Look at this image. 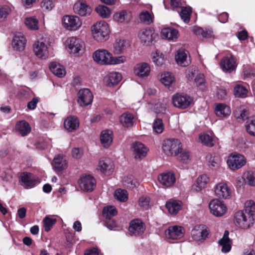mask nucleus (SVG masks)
<instances>
[{
    "label": "nucleus",
    "mask_w": 255,
    "mask_h": 255,
    "mask_svg": "<svg viewBox=\"0 0 255 255\" xmlns=\"http://www.w3.org/2000/svg\"><path fill=\"white\" fill-rule=\"evenodd\" d=\"M215 111L217 116L221 118L229 116L231 113L229 107L223 104L217 105Z\"/></svg>",
    "instance_id": "nucleus-40"
},
{
    "label": "nucleus",
    "mask_w": 255,
    "mask_h": 255,
    "mask_svg": "<svg viewBox=\"0 0 255 255\" xmlns=\"http://www.w3.org/2000/svg\"><path fill=\"white\" fill-rule=\"evenodd\" d=\"M243 178L245 183L250 186H255V173L251 171H247L244 173Z\"/></svg>",
    "instance_id": "nucleus-47"
},
{
    "label": "nucleus",
    "mask_w": 255,
    "mask_h": 255,
    "mask_svg": "<svg viewBox=\"0 0 255 255\" xmlns=\"http://www.w3.org/2000/svg\"><path fill=\"white\" fill-rule=\"evenodd\" d=\"M131 16L130 13L126 11H122L115 13L113 15L114 19L120 23L125 21L128 22L131 19Z\"/></svg>",
    "instance_id": "nucleus-41"
},
{
    "label": "nucleus",
    "mask_w": 255,
    "mask_h": 255,
    "mask_svg": "<svg viewBox=\"0 0 255 255\" xmlns=\"http://www.w3.org/2000/svg\"><path fill=\"white\" fill-rule=\"evenodd\" d=\"M82 22L81 19L76 15H67L62 18L63 27L69 31L78 30L82 26Z\"/></svg>",
    "instance_id": "nucleus-4"
},
{
    "label": "nucleus",
    "mask_w": 255,
    "mask_h": 255,
    "mask_svg": "<svg viewBox=\"0 0 255 255\" xmlns=\"http://www.w3.org/2000/svg\"><path fill=\"white\" fill-rule=\"evenodd\" d=\"M207 228L203 225L195 227L191 231V237L194 240L201 241L205 240L208 235Z\"/></svg>",
    "instance_id": "nucleus-19"
},
{
    "label": "nucleus",
    "mask_w": 255,
    "mask_h": 255,
    "mask_svg": "<svg viewBox=\"0 0 255 255\" xmlns=\"http://www.w3.org/2000/svg\"><path fill=\"white\" fill-rule=\"evenodd\" d=\"M41 6L44 10L50 11L54 7L51 0H43L41 3Z\"/></svg>",
    "instance_id": "nucleus-61"
},
{
    "label": "nucleus",
    "mask_w": 255,
    "mask_h": 255,
    "mask_svg": "<svg viewBox=\"0 0 255 255\" xmlns=\"http://www.w3.org/2000/svg\"><path fill=\"white\" fill-rule=\"evenodd\" d=\"M176 157L177 160L180 162L187 163L190 160V153L189 151L183 149L181 147L180 151L179 152V154Z\"/></svg>",
    "instance_id": "nucleus-45"
},
{
    "label": "nucleus",
    "mask_w": 255,
    "mask_h": 255,
    "mask_svg": "<svg viewBox=\"0 0 255 255\" xmlns=\"http://www.w3.org/2000/svg\"><path fill=\"white\" fill-rule=\"evenodd\" d=\"M120 122L125 128L132 127L134 124L133 115L128 112L124 113L120 117Z\"/></svg>",
    "instance_id": "nucleus-37"
},
{
    "label": "nucleus",
    "mask_w": 255,
    "mask_h": 255,
    "mask_svg": "<svg viewBox=\"0 0 255 255\" xmlns=\"http://www.w3.org/2000/svg\"><path fill=\"white\" fill-rule=\"evenodd\" d=\"M100 141L103 146L107 148L113 142V132L109 129L103 130L100 135Z\"/></svg>",
    "instance_id": "nucleus-33"
},
{
    "label": "nucleus",
    "mask_w": 255,
    "mask_h": 255,
    "mask_svg": "<svg viewBox=\"0 0 255 255\" xmlns=\"http://www.w3.org/2000/svg\"><path fill=\"white\" fill-rule=\"evenodd\" d=\"M93 95L88 89L79 90L78 93L77 102L81 107H86L91 105L93 102Z\"/></svg>",
    "instance_id": "nucleus-10"
},
{
    "label": "nucleus",
    "mask_w": 255,
    "mask_h": 255,
    "mask_svg": "<svg viewBox=\"0 0 255 255\" xmlns=\"http://www.w3.org/2000/svg\"><path fill=\"white\" fill-rule=\"evenodd\" d=\"M234 222L238 227L247 229L253 225L254 218L252 214H248L244 210L239 211L235 214Z\"/></svg>",
    "instance_id": "nucleus-2"
},
{
    "label": "nucleus",
    "mask_w": 255,
    "mask_h": 255,
    "mask_svg": "<svg viewBox=\"0 0 255 255\" xmlns=\"http://www.w3.org/2000/svg\"><path fill=\"white\" fill-rule=\"evenodd\" d=\"M50 71L58 77H63L66 74L64 67L59 64L55 62H51L49 64Z\"/></svg>",
    "instance_id": "nucleus-38"
},
{
    "label": "nucleus",
    "mask_w": 255,
    "mask_h": 255,
    "mask_svg": "<svg viewBox=\"0 0 255 255\" xmlns=\"http://www.w3.org/2000/svg\"><path fill=\"white\" fill-rule=\"evenodd\" d=\"M227 163L232 170H236L246 164V159L242 154L234 153L228 157Z\"/></svg>",
    "instance_id": "nucleus-6"
},
{
    "label": "nucleus",
    "mask_w": 255,
    "mask_h": 255,
    "mask_svg": "<svg viewBox=\"0 0 255 255\" xmlns=\"http://www.w3.org/2000/svg\"><path fill=\"white\" fill-rule=\"evenodd\" d=\"M199 139L203 144L208 146L211 147L214 145L212 137L208 134H201L199 136Z\"/></svg>",
    "instance_id": "nucleus-53"
},
{
    "label": "nucleus",
    "mask_w": 255,
    "mask_h": 255,
    "mask_svg": "<svg viewBox=\"0 0 255 255\" xmlns=\"http://www.w3.org/2000/svg\"><path fill=\"white\" fill-rule=\"evenodd\" d=\"M92 35L95 40L99 42H104L109 38L110 33L108 24L104 20L97 22L91 27Z\"/></svg>",
    "instance_id": "nucleus-1"
},
{
    "label": "nucleus",
    "mask_w": 255,
    "mask_h": 255,
    "mask_svg": "<svg viewBox=\"0 0 255 255\" xmlns=\"http://www.w3.org/2000/svg\"><path fill=\"white\" fill-rule=\"evenodd\" d=\"M145 230V225L141 220L134 219L130 221L128 228L130 235L139 236L144 233Z\"/></svg>",
    "instance_id": "nucleus-15"
},
{
    "label": "nucleus",
    "mask_w": 255,
    "mask_h": 255,
    "mask_svg": "<svg viewBox=\"0 0 255 255\" xmlns=\"http://www.w3.org/2000/svg\"><path fill=\"white\" fill-rule=\"evenodd\" d=\"M112 54L106 49H98L93 54V60L102 65H110Z\"/></svg>",
    "instance_id": "nucleus-8"
},
{
    "label": "nucleus",
    "mask_w": 255,
    "mask_h": 255,
    "mask_svg": "<svg viewBox=\"0 0 255 255\" xmlns=\"http://www.w3.org/2000/svg\"><path fill=\"white\" fill-rule=\"evenodd\" d=\"M15 130L22 136H25L30 132L31 127L28 123L22 120L16 123Z\"/></svg>",
    "instance_id": "nucleus-32"
},
{
    "label": "nucleus",
    "mask_w": 255,
    "mask_h": 255,
    "mask_svg": "<svg viewBox=\"0 0 255 255\" xmlns=\"http://www.w3.org/2000/svg\"><path fill=\"white\" fill-rule=\"evenodd\" d=\"M192 32L196 35H201L203 38H209L213 37V31L212 29H203L199 27H195L192 28Z\"/></svg>",
    "instance_id": "nucleus-39"
},
{
    "label": "nucleus",
    "mask_w": 255,
    "mask_h": 255,
    "mask_svg": "<svg viewBox=\"0 0 255 255\" xmlns=\"http://www.w3.org/2000/svg\"><path fill=\"white\" fill-rule=\"evenodd\" d=\"M220 66L223 71L231 72L237 66L235 58L233 56L224 57L220 62Z\"/></svg>",
    "instance_id": "nucleus-24"
},
{
    "label": "nucleus",
    "mask_w": 255,
    "mask_h": 255,
    "mask_svg": "<svg viewBox=\"0 0 255 255\" xmlns=\"http://www.w3.org/2000/svg\"><path fill=\"white\" fill-rule=\"evenodd\" d=\"M26 42V39L22 34L21 33L16 34L12 39V47L15 50L22 51L25 48Z\"/></svg>",
    "instance_id": "nucleus-28"
},
{
    "label": "nucleus",
    "mask_w": 255,
    "mask_h": 255,
    "mask_svg": "<svg viewBox=\"0 0 255 255\" xmlns=\"http://www.w3.org/2000/svg\"><path fill=\"white\" fill-rule=\"evenodd\" d=\"M115 197L121 202H126L128 199V194L125 190L118 189L115 192Z\"/></svg>",
    "instance_id": "nucleus-51"
},
{
    "label": "nucleus",
    "mask_w": 255,
    "mask_h": 255,
    "mask_svg": "<svg viewBox=\"0 0 255 255\" xmlns=\"http://www.w3.org/2000/svg\"><path fill=\"white\" fill-rule=\"evenodd\" d=\"M52 166L56 172H61L67 168V161L64 156L58 155L54 158Z\"/></svg>",
    "instance_id": "nucleus-25"
},
{
    "label": "nucleus",
    "mask_w": 255,
    "mask_h": 255,
    "mask_svg": "<svg viewBox=\"0 0 255 255\" xmlns=\"http://www.w3.org/2000/svg\"><path fill=\"white\" fill-rule=\"evenodd\" d=\"M247 131L251 135L255 136V117H253L246 125Z\"/></svg>",
    "instance_id": "nucleus-57"
},
{
    "label": "nucleus",
    "mask_w": 255,
    "mask_h": 255,
    "mask_svg": "<svg viewBox=\"0 0 255 255\" xmlns=\"http://www.w3.org/2000/svg\"><path fill=\"white\" fill-rule=\"evenodd\" d=\"M210 212L214 216L220 217L227 212L228 208L223 201L215 199L210 201L209 204Z\"/></svg>",
    "instance_id": "nucleus-5"
},
{
    "label": "nucleus",
    "mask_w": 255,
    "mask_h": 255,
    "mask_svg": "<svg viewBox=\"0 0 255 255\" xmlns=\"http://www.w3.org/2000/svg\"><path fill=\"white\" fill-rule=\"evenodd\" d=\"M130 149L134 159L137 161H140L145 158L148 152L146 147L138 141L132 143Z\"/></svg>",
    "instance_id": "nucleus-7"
},
{
    "label": "nucleus",
    "mask_w": 255,
    "mask_h": 255,
    "mask_svg": "<svg viewBox=\"0 0 255 255\" xmlns=\"http://www.w3.org/2000/svg\"><path fill=\"white\" fill-rule=\"evenodd\" d=\"M33 51L36 56L39 58L46 59L48 57V48L43 41H36L33 44Z\"/></svg>",
    "instance_id": "nucleus-20"
},
{
    "label": "nucleus",
    "mask_w": 255,
    "mask_h": 255,
    "mask_svg": "<svg viewBox=\"0 0 255 255\" xmlns=\"http://www.w3.org/2000/svg\"><path fill=\"white\" fill-rule=\"evenodd\" d=\"M194 81L197 86H202L205 82L204 75L201 73L197 74L194 78Z\"/></svg>",
    "instance_id": "nucleus-63"
},
{
    "label": "nucleus",
    "mask_w": 255,
    "mask_h": 255,
    "mask_svg": "<svg viewBox=\"0 0 255 255\" xmlns=\"http://www.w3.org/2000/svg\"><path fill=\"white\" fill-rule=\"evenodd\" d=\"M208 177L205 174L199 176L196 182L192 185V190L195 192H200L205 188L209 182Z\"/></svg>",
    "instance_id": "nucleus-30"
},
{
    "label": "nucleus",
    "mask_w": 255,
    "mask_h": 255,
    "mask_svg": "<svg viewBox=\"0 0 255 255\" xmlns=\"http://www.w3.org/2000/svg\"><path fill=\"white\" fill-rule=\"evenodd\" d=\"M165 234L166 237L169 240H179L183 237L184 230L181 226H171L166 230Z\"/></svg>",
    "instance_id": "nucleus-16"
},
{
    "label": "nucleus",
    "mask_w": 255,
    "mask_h": 255,
    "mask_svg": "<svg viewBox=\"0 0 255 255\" xmlns=\"http://www.w3.org/2000/svg\"><path fill=\"white\" fill-rule=\"evenodd\" d=\"M160 183L165 187H170L176 181L174 173L172 171H168L160 174L158 176Z\"/></svg>",
    "instance_id": "nucleus-17"
},
{
    "label": "nucleus",
    "mask_w": 255,
    "mask_h": 255,
    "mask_svg": "<svg viewBox=\"0 0 255 255\" xmlns=\"http://www.w3.org/2000/svg\"><path fill=\"white\" fill-rule=\"evenodd\" d=\"M248 89L241 85H237L234 88V95L236 97L244 98L247 96Z\"/></svg>",
    "instance_id": "nucleus-44"
},
{
    "label": "nucleus",
    "mask_w": 255,
    "mask_h": 255,
    "mask_svg": "<svg viewBox=\"0 0 255 255\" xmlns=\"http://www.w3.org/2000/svg\"><path fill=\"white\" fill-rule=\"evenodd\" d=\"M153 62L157 66H161L165 63L164 55L159 51H156L153 54Z\"/></svg>",
    "instance_id": "nucleus-46"
},
{
    "label": "nucleus",
    "mask_w": 255,
    "mask_h": 255,
    "mask_svg": "<svg viewBox=\"0 0 255 255\" xmlns=\"http://www.w3.org/2000/svg\"><path fill=\"white\" fill-rule=\"evenodd\" d=\"M83 149L80 147H74L71 150V154L76 159L81 158L83 155Z\"/></svg>",
    "instance_id": "nucleus-59"
},
{
    "label": "nucleus",
    "mask_w": 255,
    "mask_h": 255,
    "mask_svg": "<svg viewBox=\"0 0 255 255\" xmlns=\"http://www.w3.org/2000/svg\"><path fill=\"white\" fill-rule=\"evenodd\" d=\"M21 185L25 188H31L40 182L39 178L33 174L23 172L21 175Z\"/></svg>",
    "instance_id": "nucleus-13"
},
{
    "label": "nucleus",
    "mask_w": 255,
    "mask_h": 255,
    "mask_svg": "<svg viewBox=\"0 0 255 255\" xmlns=\"http://www.w3.org/2000/svg\"><path fill=\"white\" fill-rule=\"evenodd\" d=\"M127 61V57L125 55H121L117 57H114L112 54L110 64L111 65H118L124 63Z\"/></svg>",
    "instance_id": "nucleus-55"
},
{
    "label": "nucleus",
    "mask_w": 255,
    "mask_h": 255,
    "mask_svg": "<svg viewBox=\"0 0 255 255\" xmlns=\"http://www.w3.org/2000/svg\"><path fill=\"white\" fill-rule=\"evenodd\" d=\"M103 214L107 219H110L117 214V211L115 207L108 206L104 208Z\"/></svg>",
    "instance_id": "nucleus-50"
},
{
    "label": "nucleus",
    "mask_w": 255,
    "mask_h": 255,
    "mask_svg": "<svg viewBox=\"0 0 255 255\" xmlns=\"http://www.w3.org/2000/svg\"><path fill=\"white\" fill-rule=\"evenodd\" d=\"M188 51L183 49L178 50L175 55V60L177 63L183 67L189 65L190 60L188 57Z\"/></svg>",
    "instance_id": "nucleus-26"
},
{
    "label": "nucleus",
    "mask_w": 255,
    "mask_h": 255,
    "mask_svg": "<svg viewBox=\"0 0 255 255\" xmlns=\"http://www.w3.org/2000/svg\"><path fill=\"white\" fill-rule=\"evenodd\" d=\"M138 36L143 44L149 46L155 38L156 34L151 29H144L139 32Z\"/></svg>",
    "instance_id": "nucleus-18"
},
{
    "label": "nucleus",
    "mask_w": 255,
    "mask_h": 255,
    "mask_svg": "<svg viewBox=\"0 0 255 255\" xmlns=\"http://www.w3.org/2000/svg\"><path fill=\"white\" fill-rule=\"evenodd\" d=\"M248 214H252L253 217L255 214V202L252 200H248L245 203V209L244 210Z\"/></svg>",
    "instance_id": "nucleus-52"
},
{
    "label": "nucleus",
    "mask_w": 255,
    "mask_h": 255,
    "mask_svg": "<svg viewBox=\"0 0 255 255\" xmlns=\"http://www.w3.org/2000/svg\"><path fill=\"white\" fill-rule=\"evenodd\" d=\"M164 129V125L162 120L157 119L153 123V129L157 133H161Z\"/></svg>",
    "instance_id": "nucleus-56"
},
{
    "label": "nucleus",
    "mask_w": 255,
    "mask_h": 255,
    "mask_svg": "<svg viewBox=\"0 0 255 255\" xmlns=\"http://www.w3.org/2000/svg\"><path fill=\"white\" fill-rule=\"evenodd\" d=\"M129 47L128 41L124 39H117L113 45V52L116 55L123 54Z\"/></svg>",
    "instance_id": "nucleus-21"
},
{
    "label": "nucleus",
    "mask_w": 255,
    "mask_h": 255,
    "mask_svg": "<svg viewBox=\"0 0 255 255\" xmlns=\"http://www.w3.org/2000/svg\"><path fill=\"white\" fill-rule=\"evenodd\" d=\"M96 11L98 14L103 18L109 17L111 14L110 9L105 5H100L96 8Z\"/></svg>",
    "instance_id": "nucleus-43"
},
{
    "label": "nucleus",
    "mask_w": 255,
    "mask_h": 255,
    "mask_svg": "<svg viewBox=\"0 0 255 255\" xmlns=\"http://www.w3.org/2000/svg\"><path fill=\"white\" fill-rule=\"evenodd\" d=\"M162 147L164 153L167 155L177 156L180 151L182 144L177 139H168L163 141Z\"/></svg>",
    "instance_id": "nucleus-3"
},
{
    "label": "nucleus",
    "mask_w": 255,
    "mask_h": 255,
    "mask_svg": "<svg viewBox=\"0 0 255 255\" xmlns=\"http://www.w3.org/2000/svg\"><path fill=\"white\" fill-rule=\"evenodd\" d=\"M191 13V9L187 7H184L182 8L180 15L183 21L187 23L190 21Z\"/></svg>",
    "instance_id": "nucleus-54"
},
{
    "label": "nucleus",
    "mask_w": 255,
    "mask_h": 255,
    "mask_svg": "<svg viewBox=\"0 0 255 255\" xmlns=\"http://www.w3.org/2000/svg\"><path fill=\"white\" fill-rule=\"evenodd\" d=\"M79 187L85 191H92L96 186V180L90 175L82 176L79 180Z\"/></svg>",
    "instance_id": "nucleus-11"
},
{
    "label": "nucleus",
    "mask_w": 255,
    "mask_h": 255,
    "mask_svg": "<svg viewBox=\"0 0 255 255\" xmlns=\"http://www.w3.org/2000/svg\"><path fill=\"white\" fill-rule=\"evenodd\" d=\"M11 9L8 6H3L0 8V20L5 19L10 13Z\"/></svg>",
    "instance_id": "nucleus-62"
},
{
    "label": "nucleus",
    "mask_w": 255,
    "mask_h": 255,
    "mask_svg": "<svg viewBox=\"0 0 255 255\" xmlns=\"http://www.w3.org/2000/svg\"><path fill=\"white\" fill-rule=\"evenodd\" d=\"M64 126L70 132L75 131L79 126V120L75 116L68 117L64 121Z\"/></svg>",
    "instance_id": "nucleus-31"
},
{
    "label": "nucleus",
    "mask_w": 255,
    "mask_h": 255,
    "mask_svg": "<svg viewBox=\"0 0 255 255\" xmlns=\"http://www.w3.org/2000/svg\"><path fill=\"white\" fill-rule=\"evenodd\" d=\"M174 81V77L170 72H166L161 74L160 81L165 86H170Z\"/></svg>",
    "instance_id": "nucleus-42"
},
{
    "label": "nucleus",
    "mask_w": 255,
    "mask_h": 255,
    "mask_svg": "<svg viewBox=\"0 0 255 255\" xmlns=\"http://www.w3.org/2000/svg\"><path fill=\"white\" fill-rule=\"evenodd\" d=\"M215 195L220 199H230L232 196L231 189L225 182H220L214 187Z\"/></svg>",
    "instance_id": "nucleus-9"
},
{
    "label": "nucleus",
    "mask_w": 255,
    "mask_h": 255,
    "mask_svg": "<svg viewBox=\"0 0 255 255\" xmlns=\"http://www.w3.org/2000/svg\"><path fill=\"white\" fill-rule=\"evenodd\" d=\"M124 183L126 186L129 188H133L136 186V182L131 177H126L124 180Z\"/></svg>",
    "instance_id": "nucleus-64"
},
{
    "label": "nucleus",
    "mask_w": 255,
    "mask_h": 255,
    "mask_svg": "<svg viewBox=\"0 0 255 255\" xmlns=\"http://www.w3.org/2000/svg\"><path fill=\"white\" fill-rule=\"evenodd\" d=\"M133 70L135 75L141 78H144L149 75L150 66L145 62L139 63L135 65Z\"/></svg>",
    "instance_id": "nucleus-23"
},
{
    "label": "nucleus",
    "mask_w": 255,
    "mask_h": 255,
    "mask_svg": "<svg viewBox=\"0 0 255 255\" xmlns=\"http://www.w3.org/2000/svg\"><path fill=\"white\" fill-rule=\"evenodd\" d=\"M98 169L104 174H110L112 172L113 164L108 158L101 159L99 162Z\"/></svg>",
    "instance_id": "nucleus-29"
},
{
    "label": "nucleus",
    "mask_w": 255,
    "mask_h": 255,
    "mask_svg": "<svg viewBox=\"0 0 255 255\" xmlns=\"http://www.w3.org/2000/svg\"><path fill=\"white\" fill-rule=\"evenodd\" d=\"M192 100L187 95L176 94L172 97L173 105L178 108L184 109L189 106Z\"/></svg>",
    "instance_id": "nucleus-14"
},
{
    "label": "nucleus",
    "mask_w": 255,
    "mask_h": 255,
    "mask_svg": "<svg viewBox=\"0 0 255 255\" xmlns=\"http://www.w3.org/2000/svg\"><path fill=\"white\" fill-rule=\"evenodd\" d=\"M229 232L225 231L223 237L219 241V244L222 247V252L224 253L229 252L231 249V241L229 238Z\"/></svg>",
    "instance_id": "nucleus-34"
},
{
    "label": "nucleus",
    "mask_w": 255,
    "mask_h": 255,
    "mask_svg": "<svg viewBox=\"0 0 255 255\" xmlns=\"http://www.w3.org/2000/svg\"><path fill=\"white\" fill-rule=\"evenodd\" d=\"M66 46L69 52L73 54L79 53L83 47V41L76 37L68 38L66 41Z\"/></svg>",
    "instance_id": "nucleus-12"
},
{
    "label": "nucleus",
    "mask_w": 255,
    "mask_h": 255,
    "mask_svg": "<svg viewBox=\"0 0 255 255\" xmlns=\"http://www.w3.org/2000/svg\"><path fill=\"white\" fill-rule=\"evenodd\" d=\"M122 74L118 72H112L104 78V81L107 86H114L118 84L122 80Z\"/></svg>",
    "instance_id": "nucleus-27"
},
{
    "label": "nucleus",
    "mask_w": 255,
    "mask_h": 255,
    "mask_svg": "<svg viewBox=\"0 0 255 255\" xmlns=\"http://www.w3.org/2000/svg\"><path fill=\"white\" fill-rule=\"evenodd\" d=\"M24 23L26 26L30 29L37 30L38 28V21L37 19L34 17L26 18Z\"/></svg>",
    "instance_id": "nucleus-48"
},
{
    "label": "nucleus",
    "mask_w": 255,
    "mask_h": 255,
    "mask_svg": "<svg viewBox=\"0 0 255 255\" xmlns=\"http://www.w3.org/2000/svg\"><path fill=\"white\" fill-rule=\"evenodd\" d=\"M75 13L82 16L89 15L92 12V8L87 3L83 1L76 2L73 6Z\"/></svg>",
    "instance_id": "nucleus-22"
},
{
    "label": "nucleus",
    "mask_w": 255,
    "mask_h": 255,
    "mask_svg": "<svg viewBox=\"0 0 255 255\" xmlns=\"http://www.w3.org/2000/svg\"><path fill=\"white\" fill-rule=\"evenodd\" d=\"M166 207L170 214L175 215L181 208V202L171 199L166 202Z\"/></svg>",
    "instance_id": "nucleus-36"
},
{
    "label": "nucleus",
    "mask_w": 255,
    "mask_h": 255,
    "mask_svg": "<svg viewBox=\"0 0 255 255\" xmlns=\"http://www.w3.org/2000/svg\"><path fill=\"white\" fill-rule=\"evenodd\" d=\"M139 19L141 21L147 24H150L152 22V18L151 14L147 11H143L140 14Z\"/></svg>",
    "instance_id": "nucleus-58"
},
{
    "label": "nucleus",
    "mask_w": 255,
    "mask_h": 255,
    "mask_svg": "<svg viewBox=\"0 0 255 255\" xmlns=\"http://www.w3.org/2000/svg\"><path fill=\"white\" fill-rule=\"evenodd\" d=\"M149 198L146 196H142L138 200V204L143 209H147L149 207Z\"/></svg>",
    "instance_id": "nucleus-60"
},
{
    "label": "nucleus",
    "mask_w": 255,
    "mask_h": 255,
    "mask_svg": "<svg viewBox=\"0 0 255 255\" xmlns=\"http://www.w3.org/2000/svg\"><path fill=\"white\" fill-rule=\"evenodd\" d=\"M42 222L45 231L49 232L52 227L56 223V219L55 218H52L49 216H47L43 219Z\"/></svg>",
    "instance_id": "nucleus-49"
},
{
    "label": "nucleus",
    "mask_w": 255,
    "mask_h": 255,
    "mask_svg": "<svg viewBox=\"0 0 255 255\" xmlns=\"http://www.w3.org/2000/svg\"><path fill=\"white\" fill-rule=\"evenodd\" d=\"M161 36L163 38L173 40L178 38V31L172 28H165L162 29Z\"/></svg>",
    "instance_id": "nucleus-35"
}]
</instances>
